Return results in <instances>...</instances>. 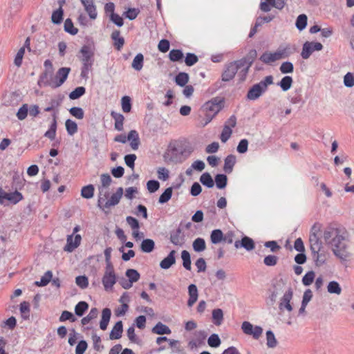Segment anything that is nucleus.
Here are the masks:
<instances>
[{"instance_id": "45", "label": "nucleus", "mask_w": 354, "mask_h": 354, "mask_svg": "<svg viewBox=\"0 0 354 354\" xmlns=\"http://www.w3.org/2000/svg\"><path fill=\"white\" fill-rule=\"evenodd\" d=\"M94 186L91 184L84 186L81 190V196L86 199L91 198L94 196Z\"/></svg>"}, {"instance_id": "2", "label": "nucleus", "mask_w": 354, "mask_h": 354, "mask_svg": "<svg viewBox=\"0 0 354 354\" xmlns=\"http://www.w3.org/2000/svg\"><path fill=\"white\" fill-rule=\"evenodd\" d=\"M191 152V150L187 149L183 145L178 144L169 146L164 157L169 162L174 164L181 163L189 156Z\"/></svg>"}, {"instance_id": "60", "label": "nucleus", "mask_w": 354, "mask_h": 354, "mask_svg": "<svg viewBox=\"0 0 354 354\" xmlns=\"http://www.w3.org/2000/svg\"><path fill=\"white\" fill-rule=\"evenodd\" d=\"M232 133V129L229 127V125L225 124L220 136V139L222 142H226L229 138H230Z\"/></svg>"}, {"instance_id": "28", "label": "nucleus", "mask_w": 354, "mask_h": 354, "mask_svg": "<svg viewBox=\"0 0 354 354\" xmlns=\"http://www.w3.org/2000/svg\"><path fill=\"white\" fill-rule=\"evenodd\" d=\"M111 117L115 120V125L114 127L116 130L121 131L123 130V123L124 118L123 115L121 113H116L115 111H111Z\"/></svg>"}, {"instance_id": "36", "label": "nucleus", "mask_w": 354, "mask_h": 354, "mask_svg": "<svg viewBox=\"0 0 354 354\" xmlns=\"http://www.w3.org/2000/svg\"><path fill=\"white\" fill-rule=\"evenodd\" d=\"M64 10L62 8V4L59 8L53 12L51 16V21L54 24H60L63 21Z\"/></svg>"}, {"instance_id": "25", "label": "nucleus", "mask_w": 354, "mask_h": 354, "mask_svg": "<svg viewBox=\"0 0 354 354\" xmlns=\"http://www.w3.org/2000/svg\"><path fill=\"white\" fill-rule=\"evenodd\" d=\"M236 163V156L232 154L228 155L224 160L223 170L227 174L232 172L233 167Z\"/></svg>"}, {"instance_id": "5", "label": "nucleus", "mask_w": 354, "mask_h": 354, "mask_svg": "<svg viewBox=\"0 0 354 354\" xmlns=\"http://www.w3.org/2000/svg\"><path fill=\"white\" fill-rule=\"evenodd\" d=\"M285 287L286 282L283 279H274L272 280L271 286L268 290L270 293L269 299L271 301V304H273L276 301L277 297L283 292Z\"/></svg>"}, {"instance_id": "20", "label": "nucleus", "mask_w": 354, "mask_h": 354, "mask_svg": "<svg viewBox=\"0 0 354 354\" xmlns=\"http://www.w3.org/2000/svg\"><path fill=\"white\" fill-rule=\"evenodd\" d=\"M259 60L266 64L270 65L272 63L279 59L276 51L274 53L266 51L260 56Z\"/></svg>"}, {"instance_id": "44", "label": "nucleus", "mask_w": 354, "mask_h": 354, "mask_svg": "<svg viewBox=\"0 0 354 354\" xmlns=\"http://www.w3.org/2000/svg\"><path fill=\"white\" fill-rule=\"evenodd\" d=\"M88 309V304L87 302L82 301L78 302L75 307V313L78 317H82L84 315L85 312Z\"/></svg>"}, {"instance_id": "53", "label": "nucleus", "mask_w": 354, "mask_h": 354, "mask_svg": "<svg viewBox=\"0 0 354 354\" xmlns=\"http://www.w3.org/2000/svg\"><path fill=\"white\" fill-rule=\"evenodd\" d=\"M86 93V88L84 86H78L71 91L68 97L71 100H77L84 95Z\"/></svg>"}, {"instance_id": "52", "label": "nucleus", "mask_w": 354, "mask_h": 354, "mask_svg": "<svg viewBox=\"0 0 354 354\" xmlns=\"http://www.w3.org/2000/svg\"><path fill=\"white\" fill-rule=\"evenodd\" d=\"M181 258L183 259V267L186 270H190L192 268V261L189 252L187 250H183L181 252Z\"/></svg>"}, {"instance_id": "22", "label": "nucleus", "mask_w": 354, "mask_h": 354, "mask_svg": "<svg viewBox=\"0 0 354 354\" xmlns=\"http://www.w3.org/2000/svg\"><path fill=\"white\" fill-rule=\"evenodd\" d=\"M128 140L131 141L130 146L133 150H137L140 144L138 133L136 130H131L127 136Z\"/></svg>"}, {"instance_id": "46", "label": "nucleus", "mask_w": 354, "mask_h": 354, "mask_svg": "<svg viewBox=\"0 0 354 354\" xmlns=\"http://www.w3.org/2000/svg\"><path fill=\"white\" fill-rule=\"evenodd\" d=\"M6 196L7 197L6 200L10 201L12 204L14 205L17 204L24 198L21 193L17 190L14 192L8 193Z\"/></svg>"}, {"instance_id": "21", "label": "nucleus", "mask_w": 354, "mask_h": 354, "mask_svg": "<svg viewBox=\"0 0 354 354\" xmlns=\"http://www.w3.org/2000/svg\"><path fill=\"white\" fill-rule=\"evenodd\" d=\"M123 332V324L122 321H118L113 326L109 334L111 339H118L122 337Z\"/></svg>"}, {"instance_id": "51", "label": "nucleus", "mask_w": 354, "mask_h": 354, "mask_svg": "<svg viewBox=\"0 0 354 354\" xmlns=\"http://www.w3.org/2000/svg\"><path fill=\"white\" fill-rule=\"evenodd\" d=\"M172 193H173V187H167L163 192V193L160 196V197L158 198V203L160 204H164V203L168 202L171 198Z\"/></svg>"}, {"instance_id": "19", "label": "nucleus", "mask_w": 354, "mask_h": 354, "mask_svg": "<svg viewBox=\"0 0 354 354\" xmlns=\"http://www.w3.org/2000/svg\"><path fill=\"white\" fill-rule=\"evenodd\" d=\"M53 121L50 125L49 129L44 133V136L49 138L51 140H53L56 136V131H57V113H54L52 114Z\"/></svg>"}, {"instance_id": "16", "label": "nucleus", "mask_w": 354, "mask_h": 354, "mask_svg": "<svg viewBox=\"0 0 354 354\" xmlns=\"http://www.w3.org/2000/svg\"><path fill=\"white\" fill-rule=\"evenodd\" d=\"M176 251L171 250L169 254L164 258L160 263L161 268L167 270L171 267L176 263Z\"/></svg>"}, {"instance_id": "27", "label": "nucleus", "mask_w": 354, "mask_h": 354, "mask_svg": "<svg viewBox=\"0 0 354 354\" xmlns=\"http://www.w3.org/2000/svg\"><path fill=\"white\" fill-rule=\"evenodd\" d=\"M152 333L157 335H169L171 333L170 328L162 322H158L152 328Z\"/></svg>"}, {"instance_id": "40", "label": "nucleus", "mask_w": 354, "mask_h": 354, "mask_svg": "<svg viewBox=\"0 0 354 354\" xmlns=\"http://www.w3.org/2000/svg\"><path fill=\"white\" fill-rule=\"evenodd\" d=\"M189 75L185 72H180L175 77V82L177 85L183 87L189 82Z\"/></svg>"}, {"instance_id": "12", "label": "nucleus", "mask_w": 354, "mask_h": 354, "mask_svg": "<svg viewBox=\"0 0 354 354\" xmlns=\"http://www.w3.org/2000/svg\"><path fill=\"white\" fill-rule=\"evenodd\" d=\"M310 250L311 252L321 251L323 244L318 234L315 233H310L309 235Z\"/></svg>"}, {"instance_id": "31", "label": "nucleus", "mask_w": 354, "mask_h": 354, "mask_svg": "<svg viewBox=\"0 0 354 354\" xmlns=\"http://www.w3.org/2000/svg\"><path fill=\"white\" fill-rule=\"evenodd\" d=\"M316 252H311L312 257H313V261H315L316 266L320 267L325 263V262L326 261V257L324 252H322V250L316 251Z\"/></svg>"}, {"instance_id": "41", "label": "nucleus", "mask_w": 354, "mask_h": 354, "mask_svg": "<svg viewBox=\"0 0 354 354\" xmlns=\"http://www.w3.org/2000/svg\"><path fill=\"white\" fill-rule=\"evenodd\" d=\"M53 277V272L50 270H48L41 277L40 281H36L35 285L39 287H43L48 284Z\"/></svg>"}, {"instance_id": "50", "label": "nucleus", "mask_w": 354, "mask_h": 354, "mask_svg": "<svg viewBox=\"0 0 354 354\" xmlns=\"http://www.w3.org/2000/svg\"><path fill=\"white\" fill-rule=\"evenodd\" d=\"M327 290L330 294L340 295L342 288L338 282L335 281H330L327 286Z\"/></svg>"}, {"instance_id": "4", "label": "nucleus", "mask_w": 354, "mask_h": 354, "mask_svg": "<svg viewBox=\"0 0 354 354\" xmlns=\"http://www.w3.org/2000/svg\"><path fill=\"white\" fill-rule=\"evenodd\" d=\"M225 100L222 97H215L205 102L203 109L206 112L207 122H210L213 118L224 107Z\"/></svg>"}, {"instance_id": "57", "label": "nucleus", "mask_w": 354, "mask_h": 354, "mask_svg": "<svg viewBox=\"0 0 354 354\" xmlns=\"http://www.w3.org/2000/svg\"><path fill=\"white\" fill-rule=\"evenodd\" d=\"M20 312L24 319H28L30 317V304L28 301H23L20 304Z\"/></svg>"}, {"instance_id": "62", "label": "nucleus", "mask_w": 354, "mask_h": 354, "mask_svg": "<svg viewBox=\"0 0 354 354\" xmlns=\"http://www.w3.org/2000/svg\"><path fill=\"white\" fill-rule=\"evenodd\" d=\"M257 56V52L255 49L250 50L248 53L243 57L245 59L246 63H248V65L246 66H248L249 68L251 67L253 62H254L255 59Z\"/></svg>"}, {"instance_id": "58", "label": "nucleus", "mask_w": 354, "mask_h": 354, "mask_svg": "<svg viewBox=\"0 0 354 354\" xmlns=\"http://www.w3.org/2000/svg\"><path fill=\"white\" fill-rule=\"evenodd\" d=\"M241 241L242 243V248H245L248 251L252 250L255 247L254 241L248 236H243Z\"/></svg>"}, {"instance_id": "23", "label": "nucleus", "mask_w": 354, "mask_h": 354, "mask_svg": "<svg viewBox=\"0 0 354 354\" xmlns=\"http://www.w3.org/2000/svg\"><path fill=\"white\" fill-rule=\"evenodd\" d=\"M111 316V311L109 308H105L102 312V318L100 322V328L102 330L107 328Z\"/></svg>"}, {"instance_id": "14", "label": "nucleus", "mask_w": 354, "mask_h": 354, "mask_svg": "<svg viewBox=\"0 0 354 354\" xmlns=\"http://www.w3.org/2000/svg\"><path fill=\"white\" fill-rule=\"evenodd\" d=\"M83 4L86 12L91 19L97 18V12L96 7L94 5L93 0H80Z\"/></svg>"}, {"instance_id": "49", "label": "nucleus", "mask_w": 354, "mask_h": 354, "mask_svg": "<svg viewBox=\"0 0 354 354\" xmlns=\"http://www.w3.org/2000/svg\"><path fill=\"white\" fill-rule=\"evenodd\" d=\"M65 126L68 135L73 136L77 132V124L73 120L67 119L65 122Z\"/></svg>"}, {"instance_id": "8", "label": "nucleus", "mask_w": 354, "mask_h": 354, "mask_svg": "<svg viewBox=\"0 0 354 354\" xmlns=\"http://www.w3.org/2000/svg\"><path fill=\"white\" fill-rule=\"evenodd\" d=\"M169 235V241L174 245L182 247L185 244V235L180 226L174 230H171Z\"/></svg>"}, {"instance_id": "6", "label": "nucleus", "mask_w": 354, "mask_h": 354, "mask_svg": "<svg viewBox=\"0 0 354 354\" xmlns=\"http://www.w3.org/2000/svg\"><path fill=\"white\" fill-rule=\"evenodd\" d=\"M322 49L323 45L319 42L306 41L303 44L301 56L303 59H307L314 51H319Z\"/></svg>"}, {"instance_id": "29", "label": "nucleus", "mask_w": 354, "mask_h": 354, "mask_svg": "<svg viewBox=\"0 0 354 354\" xmlns=\"http://www.w3.org/2000/svg\"><path fill=\"white\" fill-rule=\"evenodd\" d=\"M140 248L142 252L150 253L155 248V242L151 239H143Z\"/></svg>"}, {"instance_id": "34", "label": "nucleus", "mask_w": 354, "mask_h": 354, "mask_svg": "<svg viewBox=\"0 0 354 354\" xmlns=\"http://www.w3.org/2000/svg\"><path fill=\"white\" fill-rule=\"evenodd\" d=\"M200 182L207 188H212L214 186V181L208 172L203 173L200 177Z\"/></svg>"}, {"instance_id": "30", "label": "nucleus", "mask_w": 354, "mask_h": 354, "mask_svg": "<svg viewBox=\"0 0 354 354\" xmlns=\"http://www.w3.org/2000/svg\"><path fill=\"white\" fill-rule=\"evenodd\" d=\"M276 53L279 59H282L288 58L293 53V51L291 50L290 46L287 44L286 46H279V48L276 50Z\"/></svg>"}, {"instance_id": "48", "label": "nucleus", "mask_w": 354, "mask_h": 354, "mask_svg": "<svg viewBox=\"0 0 354 354\" xmlns=\"http://www.w3.org/2000/svg\"><path fill=\"white\" fill-rule=\"evenodd\" d=\"M307 16L305 14H301L297 17L296 19L295 26L299 30L301 31L306 28L307 26Z\"/></svg>"}, {"instance_id": "17", "label": "nucleus", "mask_w": 354, "mask_h": 354, "mask_svg": "<svg viewBox=\"0 0 354 354\" xmlns=\"http://www.w3.org/2000/svg\"><path fill=\"white\" fill-rule=\"evenodd\" d=\"M188 294L187 306L192 307L196 302L198 297V288L195 284H190L188 286Z\"/></svg>"}, {"instance_id": "1", "label": "nucleus", "mask_w": 354, "mask_h": 354, "mask_svg": "<svg viewBox=\"0 0 354 354\" xmlns=\"http://www.w3.org/2000/svg\"><path fill=\"white\" fill-rule=\"evenodd\" d=\"M323 237L337 257L344 261L349 257L346 232L344 229L338 227L336 224H330L325 228Z\"/></svg>"}, {"instance_id": "43", "label": "nucleus", "mask_w": 354, "mask_h": 354, "mask_svg": "<svg viewBox=\"0 0 354 354\" xmlns=\"http://www.w3.org/2000/svg\"><path fill=\"white\" fill-rule=\"evenodd\" d=\"M293 80L290 76H285L283 77L279 82L277 83V85L281 87L282 91H287L289 90L292 84Z\"/></svg>"}, {"instance_id": "33", "label": "nucleus", "mask_w": 354, "mask_h": 354, "mask_svg": "<svg viewBox=\"0 0 354 354\" xmlns=\"http://www.w3.org/2000/svg\"><path fill=\"white\" fill-rule=\"evenodd\" d=\"M214 182L218 189H224L227 185V176L223 174H218L215 176Z\"/></svg>"}, {"instance_id": "55", "label": "nucleus", "mask_w": 354, "mask_h": 354, "mask_svg": "<svg viewBox=\"0 0 354 354\" xmlns=\"http://www.w3.org/2000/svg\"><path fill=\"white\" fill-rule=\"evenodd\" d=\"M64 28L66 32L72 35H75L78 32V29L74 27L72 20L69 18L66 19Z\"/></svg>"}, {"instance_id": "9", "label": "nucleus", "mask_w": 354, "mask_h": 354, "mask_svg": "<svg viewBox=\"0 0 354 354\" xmlns=\"http://www.w3.org/2000/svg\"><path fill=\"white\" fill-rule=\"evenodd\" d=\"M80 53L82 54V64L92 66L94 62V52L91 47L88 45H84L80 49Z\"/></svg>"}, {"instance_id": "32", "label": "nucleus", "mask_w": 354, "mask_h": 354, "mask_svg": "<svg viewBox=\"0 0 354 354\" xmlns=\"http://www.w3.org/2000/svg\"><path fill=\"white\" fill-rule=\"evenodd\" d=\"M224 239V234L220 229H216L212 231L210 234V240L213 244H218Z\"/></svg>"}, {"instance_id": "24", "label": "nucleus", "mask_w": 354, "mask_h": 354, "mask_svg": "<svg viewBox=\"0 0 354 354\" xmlns=\"http://www.w3.org/2000/svg\"><path fill=\"white\" fill-rule=\"evenodd\" d=\"M53 75V70L46 69V71L41 74L38 80V85L50 86H51L52 82H50Z\"/></svg>"}, {"instance_id": "10", "label": "nucleus", "mask_w": 354, "mask_h": 354, "mask_svg": "<svg viewBox=\"0 0 354 354\" xmlns=\"http://www.w3.org/2000/svg\"><path fill=\"white\" fill-rule=\"evenodd\" d=\"M236 66L231 62L227 63L224 66V70L221 74V80L223 82L232 80L237 73Z\"/></svg>"}, {"instance_id": "54", "label": "nucleus", "mask_w": 354, "mask_h": 354, "mask_svg": "<svg viewBox=\"0 0 354 354\" xmlns=\"http://www.w3.org/2000/svg\"><path fill=\"white\" fill-rule=\"evenodd\" d=\"M125 274L132 283L137 282L140 277V273L135 269H127Z\"/></svg>"}, {"instance_id": "26", "label": "nucleus", "mask_w": 354, "mask_h": 354, "mask_svg": "<svg viewBox=\"0 0 354 354\" xmlns=\"http://www.w3.org/2000/svg\"><path fill=\"white\" fill-rule=\"evenodd\" d=\"M103 189L102 187H99V195L97 206L104 213H108L106 209L108 207H104V203L106 201V198L109 197V192H105L104 194H102Z\"/></svg>"}, {"instance_id": "64", "label": "nucleus", "mask_w": 354, "mask_h": 354, "mask_svg": "<svg viewBox=\"0 0 354 354\" xmlns=\"http://www.w3.org/2000/svg\"><path fill=\"white\" fill-rule=\"evenodd\" d=\"M70 114L77 119L82 120L84 118V113L82 108L74 106L69 109Z\"/></svg>"}, {"instance_id": "47", "label": "nucleus", "mask_w": 354, "mask_h": 354, "mask_svg": "<svg viewBox=\"0 0 354 354\" xmlns=\"http://www.w3.org/2000/svg\"><path fill=\"white\" fill-rule=\"evenodd\" d=\"M266 345L268 348H274L277 346L278 342L274 333L270 330L266 332Z\"/></svg>"}, {"instance_id": "11", "label": "nucleus", "mask_w": 354, "mask_h": 354, "mask_svg": "<svg viewBox=\"0 0 354 354\" xmlns=\"http://www.w3.org/2000/svg\"><path fill=\"white\" fill-rule=\"evenodd\" d=\"M73 234L68 235L66 245L64 247L65 251L71 252L80 245L82 239L81 236L80 234H76L74 237V241H73Z\"/></svg>"}, {"instance_id": "7", "label": "nucleus", "mask_w": 354, "mask_h": 354, "mask_svg": "<svg viewBox=\"0 0 354 354\" xmlns=\"http://www.w3.org/2000/svg\"><path fill=\"white\" fill-rule=\"evenodd\" d=\"M71 68L68 67L60 68L55 76V80L52 82L51 87L56 88L61 86L66 80Z\"/></svg>"}, {"instance_id": "37", "label": "nucleus", "mask_w": 354, "mask_h": 354, "mask_svg": "<svg viewBox=\"0 0 354 354\" xmlns=\"http://www.w3.org/2000/svg\"><path fill=\"white\" fill-rule=\"evenodd\" d=\"M293 295V291L292 288L290 287L285 292L283 296L282 297L281 301L279 304V308L281 310H283V306L287 304H290Z\"/></svg>"}, {"instance_id": "59", "label": "nucleus", "mask_w": 354, "mask_h": 354, "mask_svg": "<svg viewBox=\"0 0 354 354\" xmlns=\"http://www.w3.org/2000/svg\"><path fill=\"white\" fill-rule=\"evenodd\" d=\"M207 344L210 347L217 348L221 345V341L219 336L214 333L209 337Z\"/></svg>"}, {"instance_id": "15", "label": "nucleus", "mask_w": 354, "mask_h": 354, "mask_svg": "<svg viewBox=\"0 0 354 354\" xmlns=\"http://www.w3.org/2000/svg\"><path fill=\"white\" fill-rule=\"evenodd\" d=\"M117 278L115 274H104L102 279V284L104 290L108 291L113 288V286L115 284Z\"/></svg>"}, {"instance_id": "56", "label": "nucleus", "mask_w": 354, "mask_h": 354, "mask_svg": "<svg viewBox=\"0 0 354 354\" xmlns=\"http://www.w3.org/2000/svg\"><path fill=\"white\" fill-rule=\"evenodd\" d=\"M64 99L63 94H58L55 97L52 98L49 102V105L54 109L58 110L57 108L62 104Z\"/></svg>"}, {"instance_id": "13", "label": "nucleus", "mask_w": 354, "mask_h": 354, "mask_svg": "<svg viewBox=\"0 0 354 354\" xmlns=\"http://www.w3.org/2000/svg\"><path fill=\"white\" fill-rule=\"evenodd\" d=\"M123 195V188L118 187L115 193H113L110 199L104 203V207L109 209L112 206H115L120 203V201Z\"/></svg>"}, {"instance_id": "39", "label": "nucleus", "mask_w": 354, "mask_h": 354, "mask_svg": "<svg viewBox=\"0 0 354 354\" xmlns=\"http://www.w3.org/2000/svg\"><path fill=\"white\" fill-rule=\"evenodd\" d=\"M223 321V312L221 308L212 310V322L216 326H220Z\"/></svg>"}, {"instance_id": "42", "label": "nucleus", "mask_w": 354, "mask_h": 354, "mask_svg": "<svg viewBox=\"0 0 354 354\" xmlns=\"http://www.w3.org/2000/svg\"><path fill=\"white\" fill-rule=\"evenodd\" d=\"M193 249L196 252H201L206 249V243L204 239L196 238L192 243Z\"/></svg>"}, {"instance_id": "35", "label": "nucleus", "mask_w": 354, "mask_h": 354, "mask_svg": "<svg viewBox=\"0 0 354 354\" xmlns=\"http://www.w3.org/2000/svg\"><path fill=\"white\" fill-rule=\"evenodd\" d=\"M169 58L173 62H183L184 54L180 49H172L169 51Z\"/></svg>"}, {"instance_id": "63", "label": "nucleus", "mask_w": 354, "mask_h": 354, "mask_svg": "<svg viewBox=\"0 0 354 354\" xmlns=\"http://www.w3.org/2000/svg\"><path fill=\"white\" fill-rule=\"evenodd\" d=\"M280 71L283 74L292 73L294 71L293 64L290 62H284L279 68Z\"/></svg>"}, {"instance_id": "3", "label": "nucleus", "mask_w": 354, "mask_h": 354, "mask_svg": "<svg viewBox=\"0 0 354 354\" xmlns=\"http://www.w3.org/2000/svg\"><path fill=\"white\" fill-rule=\"evenodd\" d=\"M272 84L273 77L272 75L266 76L264 80L250 88L247 93L246 98L249 100L259 99L267 91L268 86Z\"/></svg>"}, {"instance_id": "18", "label": "nucleus", "mask_w": 354, "mask_h": 354, "mask_svg": "<svg viewBox=\"0 0 354 354\" xmlns=\"http://www.w3.org/2000/svg\"><path fill=\"white\" fill-rule=\"evenodd\" d=\"M111 38L113 41L115 48L120 50L124 44V39L120 36V31L118 30H113L111 35Z\"/></svg>"}, {"instance_id": "61", "label": "nucleus", "mask_w": 354, "mask_h": 354, "mask_svg": "<svg viewBox=\"0 0 354 354\" xmlns=\"http://www.w3.org/2000/svg\"><path fill=\"white\" fill-rule=\"evenodd\" d=\"M122 109L124 113H129L131 110V100L129 96H124L121 100Z\"/></svg>"}, {"instance_id": "38", "label": "nucleus", "mask_w": 354, "mask_h": 354, "mask_svg": "<svg viewBox=\"0 0 354 354\" xmlns=\"http://www.w3.org/2000/svg\"><path fill=\"white\" fill-rule=\"evenodd\" d=\"M143 64H144V55L142 53H138L134 57V59L132 62V64H131V66L134 70H136L137 71H140L142 70V68L143 67Z\"/></svg>"}]
</instances>
